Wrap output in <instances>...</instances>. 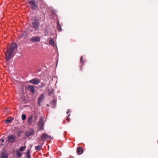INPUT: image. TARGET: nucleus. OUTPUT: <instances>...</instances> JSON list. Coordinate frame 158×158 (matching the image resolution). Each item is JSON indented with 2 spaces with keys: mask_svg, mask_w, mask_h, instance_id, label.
<instances>
[{
  "mask_svg": "<svg viewBox=\"0 0 158 158\" xmlns=\"http://www.w3.org/2000/svg\"><path fill=\"white\" fill-rule=\"evenodd\" d=\"M17 48V45L15 43L11 44L9 47H8L6 51H5L4 54L6 62L7 64H9L10 60L14 56V51Z\"/></svg>",
  "mask_w": 158,
  "mask_h": 158,
  "instance_id": "nucleus-1",
  "label": "nucleus"
},
{
  "mask_svg": "<svg viewBox=\"0 0 158 158\" xmlns=\"http://www.w3.org/2000/svg\"><path fill=\"white\" fill-rule=\"evenodd\" d=\"M40 23L39 20L36 17L33 18L31 23V26L32 27L36 30L39 28Z\"/></svg>",
  "mask_w": 158,
  "mask_h": 158,
  "instance_id": "nucleus-2",
  "label": "nucleus"
},
{
  "mask_svg": "<svg viewBox=\"0 0 158 158\" xmlns=\"http://www.w3.org/2000/svg\"><path fill=\"white\" fill-rule=\"evenodd\" d=\"M28 3L30 5V7L32 10L36 9L38 7L37 2L34 0L29 1Z\"/></svg>",
  "mask_w": 158,
  "mask_h": 158,
  "instance_id": "nucleus-3",
  "label": "nucleus"
},
{
  "mask_svg": "<svg viewBox=\"0 0 158 158\" xmlns=\"http://www.w3.org/2000/svg\"><path fill=\"white\" fill-rule=\"evenodd\" d=\"M44 123L42 117H40L38 122V127L40 129L43 128Z\"/></svg>",
  "mask_w": 158,
  "mask_h": 158,
  "instance_id": "nucleus-4",
  "label": "nucleus"
},
{
  "mask_svg": "<svg viewBox=\"0 0 158 158\" xmlns=\"http://www.w3.org/2000/svg\"><path fill=\"white\" fill-rule=\"evenodd\" d=\"M16 138V136L15 135H9L7 137V141L9 143H12L15 141Z\"/></svg>",
  "mask_w": 158,
  "mask_h": 158,
  "instance_id": "nucleus-5",
  "label": "nucleus"
},
{
  "mask_svg": "<svg viewBox=\"0 0 158 158\" xmlns=\"http://www.w3.org/2000/svg\"><path fill=\"white\" fill-rule=\"evenodd\" d=\"M41 138L42 140L51 139L52 137L50 135H48L45 133H43L41 136Z\"/></svg>",
  "mask_w": 158,
  "mask_h": 158,
  "instance_id": "nucleus-6",
  "label": "nucleus"
},
{
  "mask_svg": "<svg viewBox=\"0 0 158 158\" xmlns=\"http://www.w3.org/2000/svg\"><path fill=\"white\" fill-rule=\"evenodd\" d=\"M34 134V131L33 129H30L27 131H26L25 132V135L27 137H29L30 136L33 135Z\"/></svg>",
  "mask_w": 158,
  "mask_h": 158,
  "instance_id": "nucleus-7",
  "label": "nucleus"
},
{
  "mask_svg": "<svg viewBox=\"0 0 158 158\" xmlns=\"http://www.w3.org/2000/svg\"><path fill=\"white\" fill-rule=\"evenodd\" d=\"M35 86L33 85H29L27 89L29 90L32 94L35 93Z\"/></svg>",
  "mask_w": 158,
  "mask_h": 158,
  "instance_id": "nucleus-8",
  "label": "nucleus"
},
{
  "mask_svg": "<svg viewBox=\"0 0 158 158\" xmlns=\"http://www.w3.org/2000/svg\"><path fill=\"white\" fill-rule=\"evenodd\" d=\"M44 94H41L40 96L39 97L38 99V105L39 106H40V103L41 102L43 101L44 99Z\"/></svg>",
  "mask_w": 158,
  "mask_h": 158,
  "instance_id": "nucleus-9",
  "label": "nucleus"
},
{
  "mask_svg": "<svg viewBox=\"0 0 158 158\" xmlns=\"http://www.w3.org/2000/svg\"><path fill=\"white\" fill-rule=\"evenodd\" d=\"M29 82L30 83L34 85H38L40 82L39 80L36 78H33V79L30 80Z\"/></svg>",
  "mask_w": 158,
  "mask_h": 158,
  "instance_id": "nucleus-10",
  "label": "nucleus"
},
{
  "mask_svg": "<svg viewBox=\"0 0 158 158\" xmlns=\"http://www.w3.org/2000/svg\"><path fill=\"white\" fill-rule=\"evenodd\" d=\"M40 37L37 36H35L32 37L30 41L32 42H40Z\"/></svg>",
  "mask_w": 158,
  "mask_h": 158,
  "instance_id": "nucleus-11",
  "label": "nucleus"
},
{
  "mask_svg": "<svg viewBox=\"0 0 158 158\" xmlns=\"http://www.w3.org/2000/svg\"><path fill=\"white\" fill-rule=\"evenodd\" d=\"M77 152L78 154L81 155L83 153V150L81 147H79L77 148Z\"/></svg>",
  "mask_w": 158,
  "mask_h": 158,
  "instance_id": "nucleus-12",
  "label": "nucleus"
},
{
  "mask_svg": "<svg viewBox=\"0 0 158 158\" xmlns=\"http://www.w3.org/2000/svg\"><path fill=\"white\" fill-rule=\"evenodd\" d=\"M33 119V116L32 115L30 116L28 118L27 122L28 125H30L32 123Z\"/></svg>",
  "mask_w": 158,
  "mask_h": 158,
  "instance_id": "nucleus-13",
  "label": "nucleus"
},
{
  "mask_svg": "<svg viewBox=\"0 0 158 158\" xmlns=\"http://www.w3.org/2000/svg\"><path fill=\"white\" fill-rule=\"evenodd\" d=\"M56 101L55 99H53L51 101V104L52 108H54L56 105Z\"/></svg>",
  "mask_w": 158,
  "mask_h": 158,
  "instance_id": "nucleus-14",
  "label": "nucleus"
},
{
  "mask_svg": "<svg viewBox=\"0 0 158 158\" xmlns=\"http://www.w3.org/2000/svg\"><path fill=\"white\" fill-rule=\"evenodd\" d=\"M13 119L14 118H8L5 121V122L6 124H8L10 123Z\"/></svg>",
  "mask_w": 158,
  "mask_h": 158,
  "instance_id": "nucleus-15",
  "label": "nucleus"
},
{
  "mask_svg": "<svg viewBox=\"0 0 158 158\" xmlns=\"http://www.w3.org/2000/svg\"><path fill=\"white\" fill-rule=\"evenodd\" d=\"M57 29L58 30L60 31H61L62 29L61 27V26L59 22L58 21L57 22Z\"/></svg>",
  "mask_w": 158,
  "mask_h": 158,
  "instance_id": "nucleus-16",
  "label": "nucleus"
},
{
  "mask_svg": "<svg viewBox=\"0 0 158 158\" xmlns=\"http://www.w3.org/2000/svg\"><path fill=\"white\" fill-rule=\"evenodd\" d=\"M8 155L7 154L5 153H2L1 155V158H8Z\"/></svg>",
  "mask_w": 158,
  "mask_h": 158,
  "instance_id": "nucleus-17",
  "label": "nucleus"
},
{
  "mask_svg": "<svg viewBox=\"0 0 158 158\" xmlns=\"http://www.w3.org/2000/svg\"><path fill=\"white\" fill-rule=\"evenodd\" d=\"M35 150L37 151H39L42 148V146L41 145H39L35 146Z\"/></svg>",
  "mask_w": 158,
  "mask_h": 158,
  "instance_id": "nucleus-18",
  "label": "nucleus"
},
{
  "mask_svg": "<svg viewBox=\"0 0 158 158\" xmlns=\"http://www.w3.org/2000/svg\"><path fill=\"white\" fill-rule=\"evenodd\" d=\"M22 153H20L19 152L17 151L16 154H15V156L19 158L22 156Z\"/></svg>",
  "mask_w": 158,
  "mask_h": 158,
  "instance_id": "nucleus-19",
  "label": "nucleus"
},
{
  "mask_svg": "<svg viewBox=\"0 0 158 158\" xmlns=\"http://www.w3.org/2000/svg\"><path fill=\"white\" fill-rule=\"evenodd\" d=\"M30 150L29 149H28L26 152V154H27V158H31L30 156Z\"/></svg>",
  "mask_w": 158,
  "mask_h": 158,
  "instance_id": "nucleus-20",
  "label": "nucleus"
},
{
  "mask_svg": "<svg viewBox=\"0 0 158 158\" xmlns=\"http://www.w3.org/2000/svg\"><path fill=\"white\" fill-rule=\"evenodd\" d=\"M49 43L51 44L52 45L54 46V40L53 39H51L49 41Z\"/></svg>",
  "mask_w": 158,
  "mask_h": 158,
  "instance_id": "nucleus-21",
  "label": "nucleus"
},
{
  "mask_svg": "<svg viewBox=\"0 0 158 158\" xmlns=\"http://www.w3.org/2000/svg\"><path fill=\"white\" fill-rule=\"evenodd\" d=\"M26 148V147L25 146H22L19 148V151H23Z\"/></svg>",
  "mask_w": 158,
  "mask_h": 158,
  "instance_id": "nucleus-22",
  "label": "nucleus"
},
{
  "mask_svg": "<svg viewBox=\"0 0 158 158\" xmlns=\"http://www.w3.org/2000/svg\"><path fill=\"white\" fill-rule=\"evenodd\" d=\"M21 117L22 120H24L26 119V116L25 115L23 114L22 115Z\"/></svg>",
  "mask_w": 158,
  "mask_h": 158,
  "instance_id": "nucleus-23",
  "label": "nucleus"
},
{
  "mask_svg": "<svg viewBox=\"0 0 158 158\" xmlns=\"http://www.w3.org/2000/svg\"><path fill=\"white\" fill-rule=\"evenodd\" d=\"M83 56H81V57L80 58V61H81V62L82 63V64H83L84 62L83 60Z\"/></svg>",
  "mask_w": 158,
  "mask_h": 158,
  "instance_id": "nucleus-24",
  "label": "nucleus"
},
{
  "mask_svg": "<svg viewBox=\"0 0 158 158\" xmlns=\"http://www.w3.org/2000/svg\"><path fill=\"white\" fill-rule=\"evenodd\" d=\"M46 85V83L45 82H43L41 84V85L40 86V88H42L45 86Z\"/></svg>",
  "mask_w": 158,
  "mask_h": 158,
  "instance_id": "nucleus-25",
  "label": "nucleus"
},
{
  "mask_svg": "<svg viewBox=\"0 0 158 158\" xmlns=\"http://www.w3.org/2000/svg\"><path fill=\"white\" fill-rule=\"evenodd\" d=\"M45 35H47L48 34V31L47 29L45 30L44 31Z\"/></svg>",
  "mask_w": 158,
  "mask_h": 158,
  "instance_id": "nucleus-26",
  "label": "nucleus"
},
{
  "mask_svg": "<svg viewBox=\"0 0 158 158\" xmlns=\"http://www.w3.org/2000/svg\"><path fill=\"white\" fill-rule=\"evenodd\" d=\"M53 94V91H50L49 92V93H48V94L49 95H51V94Z\"/></svg>",
  "mask_w": 158,
  "mask_h": 158,
  "instance_id": "nucleus-27",
  "label": "nucleus"
},
{
  "mask_svg": "<svg viewBox=\"0 0 158 158\" xmlns=\"http://www.w3.org/2000/svg\"><path fill=\"white\" fill-rule=\"evenodd\" d=\"M29 30L30 32H32L33 31V29H31L30 27L29 28Z\"/></svg>",
  "mask_w": 158,
  "mask_h": 158,
  "instance_id": "nucleus-28",
  "label": "nucleus"
},
{
  "mask_svg": "<svg viewBox=\"0 0 158 158\" xmlns=\"http://www.w3.org/2000/svg\"><path fill=\"white\" fill-rule=\"evenodd\" d=\"M0 141L2 142V143H3L4 142V140L3 139H1L0 140Z\"/></svg>",
  "mask_w": 158,
  "mask_h": 158,
  "instance_id": "nucleus-29",
  "label": "nucleus"
},
{
  "mask_svg": "<svg viewBox=\"0 0 158 158\" xmlns=\"http://www.w3.org/2000/svg\"><path fill=\"white\" fill-rule=\"evenodd\" d=\"M69 119H70V118L69 117H67V118H66V120H67V121L69 122Z\"/></svg>",
  "mask_w": 158,
  "mask_h": 158,
  "instance_id": "nucleus-30",
  "label": "nucleus"
},
{
  "mask_svg": "<svg viewBox=\"0 0 158 158\" xmlns=\"http://www.w3.org/2000/svg\"><path fill=\"white\" fill-rule=\"evenodd\" d=\"M83 64H82V65H81V67H80V70H81V71H82V66H83Z\"/></svg>",
  "mask_w": 158,
  "mask_h": 158,
  "instance_id": "nucleus-31",
  "label": "nucleus"
},
{
  "mask_svg": "<svg viewBox=\"0 0 158 158\" xmlns=\"http://www.w3.org/2000/svg\"><path fill=\"white\" fill-rule=\"evenodd\" d=\"M69 112V111H67V113L68 114Z\"/></svg>",
  "mask_w": 158,
  "mask_h": 158,
  "instance_id": "nucleus-32",
  "label": "nucleus"
},
{
  "mask_svg": "<svg viewBox=\"0 0 158 158\" xmlns=\"http://www.w3.org/2000/svg\"><path fill=\"white\" fill-rule=\"evenodd\" d=\"M69 115H70V114H69V115L68 116H69Z\"/></svg>",
  "mask_w": 158,
  "mask_h": 158,
  "instance_id": "nucleus-33",
  "label": "nucleus"
}]
</instances>
